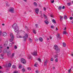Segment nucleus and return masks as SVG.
Masks as SVG:
<instances>
[{
	"label": "nucleus",
	"mask_w": 73,
	"mask_h": 73,
	"mask_svg": "<svg viewBox=\"0 0 73 73\" xmlns=\"http://www.w3.org/2000/svg\"><path fill=\"white\" fill-rule=\"evenodd\" d=\"M2 33V32H1V31H0V35H1Z\"/></svg>",
	"instance_id": "57"
},
{
	"label": "nucleus",
	"mask_w": 73,
	"mask_h": 73,
	"mask_svg": "<svg viewBox=\"0 0 73 73\" xmlns=\"http://www.w3.org/2000/svg\"><path fill=\"white\" fill-rule=\"evenodd\" d=\"M50 16L51 17H53V14H51L50 15Z\"/></svg>",
	"instance_id": "40"
},
{
	"label": "nucleus",
	"mask_w": 73,
	"mask_h": 73,
	"mask_svg": "<svg viewBox=\"0 0 73 73\" xmlns=\"http://www.w3.org/2000/svg\"><path fill=\"white\" fill-rule=\"evenodd\" d=\"M33 32L35 33V34H36V31L34 30H33Z\"/></svg>",
	"instance_id": "26"
},
{
	"label": "nucleus",
	"mask_w": 73,
	"mask_h": 73,
	"mask_svg": "<svg viewBox=\"0 0 73 73\" xmlns=\"http://www.w3.org/2000/svg\"><path fill=\"white\" fill-rule=\"evenodd\" d=\"M0 48L1 49H2V48H3V46H0Z\"/></svg>",
	"instance_id": "58"
},
{
	"label": "nucleus",
	"mask_w": 73,
	"mask_h": 73,
	"mask_svg": "<svg viewBox=\"0 0 73 73\" xmlns=\"http://www.w3.org/2000/svg\"><path fill=\"white\" fill-rule=\"evenodd\" d=\"M18 73V72L17 71H15L13 73Z\"/></svg>",
	"instance_id": "38"
},
{
	"label": "nucleus",
	"mask_w": 73,
	"mask_h": 73,
	"mask_svg": "<svg viewBox=\"0 0 73 73\" xmlns=\"http://www.w3.org/2000/svg\"><path fill=\"white\" fill-rule=\"evenodd\" d=\"M11 52H7V56H9L11 55Z\"/></svg>",
	"instance_id": "15"
},
{
	"label": "nucleus",
	"mask_w": 73,
	"mask_h": 73,
	"mask_svg": "<svg viewBox=\"0 0 73 73\" xmlns=\"http://www.w3.org/2000/svg\"><path fill=\"white\" fill-rule=\"evenodd\" d=\"M14 48L15 49H17V46H14Z\"/></svg>",
	"instance_id": "44"
},
{
	"label": "nucleus",
	"mask_w": 73,
	"mask_h": 73,
	"mask_svg": "<svg viewBox=\"0 0 73 73\" xmlns=\"http://www.w3.org/2000/svg\"><path fill=\"white\" fill-rule=\"evenodd\" d=\"M66 29V27H65V29H63V30H65Z\"/></svg>",
	"instance_id": "64"
},
{
	"label": "nucleus",
	"mask_w": 73,
	"mask_h": 73,
	"mask_svg": "<svg viewBox=\"0 0 73 73\" xmlns=\"http://www.w3.org/2000/svg\"><path fill=\"white\" fill-rule=\"evenodd\" d=\"M53 69H55V67H53Z\"/></svg>",
	"instance_id": "63"
},
{
	"label": "nucleus",
	"mask_w": 73,
	"mask_h": 73,
	"mask_svg": "<svg viewBox=\"0 0 73 73\" xmlns=\"http://www.w3.org/2000/svg\"><path fill=\"white\" fill-rule=\"evenodd\" d=\"M29 40L30 41V42H32V39H31V38H29Z\"/></svg>",
	"instance_id": "30"
},
{
	"label": "nucleus",
	"mask_w": 73,
	"mask_h": 73,
	"mask_svg": "<svg viewBox=\"0 0 73 73\" xmlns=\"http://www.w3.org/2000/svg\"><path fill=\"white\" fill-rule=\"evenodd\" d=\"M27 31H29V29L28 28H27Z\"/></svg>",
	"instance_id": "60"
},
{
	"label": "nucleus",
	"mask_w": 73,
	"mask_h": 73,
	"mask_svg": "<svg viewBox=\"0 0 73 73\" xmlns=\"http://www.w3.org/2000/svg\"><path fill=\"white\" fill-rule=\"evenodd\" d=\"M19 69H21V68H22V66L21 65L19 66Z\"/></svg>",
	"instance_id": "31"
},
{
	"label": "nucleus",
	"mask_w": 73,
	"mask_h": 73,
	"mask_svg": "<svg viewBox=\"0 0 73 73\" xmlns=\"http://www.w3.org/2000/svg\"><path fill=\"white\" fill-rule=\"evenodd\" d=\"M71 69L70 68L69 70H68V73H70V71H71Z\"/></svg>",
	"instance_id": "34"
},
{
	"label": "nucleus",
	"mask_w": 73,
	"mask_h": 73,
	"mask_svg": "<svg viewBox=\"0 0 73 73\" xmlns=\"http://www.w3.org/2000/svg\"><path fill=\"white\" fill-rule=\"evenodd\" d=\"M2 52V50H1V49H0V53L1 52Z\"/></svg>",
	"instance_id": "59"
},
{
	"label": "nucleus",
	"mask_w": 73,
	"mask_h": 73,
	"mask_svg": "<svg viewBox=\"0 0 73 73\" xmlns=\"http://www.w3.org/2000/svg\"><path fill=\"white\" fill-rule=\"evenodd\" d=\"M51 28H52V29H53V28H54V27H53V26H51Z\"/></svg>",
	"instance_id": "50"
},
{
	"label": "nucleus",
	"mask_w": 73,
	"mask_h": 73,
	"mask_svg": "<svg viewBox=\"0 0 73 73\" xmlns=\"http://www.w3.org/2000/svg\"><path fill=\"white\" fill-rule=\"evenodd\" d=\"M35 40L36 41H38V39L37 38H35Z\"/></svg>",
	"instance_id": "43"
},
{
	"label": "nucleus",
	"mask_w": 73,
	"mask_h": 73,
	"mask_svg": "<svg viewBox=\"0 0 73 73\" xmlns=\"http://www.w3.org/2000/svg\"><path fill=\"white\" fill-rule=\"evenodd\" d=\"M64 19H65L66 20L68 19V17H67V16H66V15H64Z\"/></svg>",
	"instance_id": "19"
},
{
	"label": "nucleus",
	"mask_w": 73,
	"mask_h": 73,
	"mask_svg": "<svg viewBox=\"0 0 73 73\" xmlns=\"http://www.w3.org/2000/svg\"><path fill=\"white\" fill-rule=\"evenodd\" d=\"M44 65L46 66L47 65V61L46 60V61H44Z\"/></svg>",
	"instance_id": "16"
},
{
	"label": "nucleus",
	"mask_w": 73,
	"mask_h": 73,
	"mask_svg": "<svg viewBox=\"0 0 73 73\" xmlns=\"http://www.w3.org/2000/svg\"><path fill=\"white\" fill-rule=\"evenodd\" d=\"M60 20L61 21V20H62V19L63 18V17L62 16H60Z\"/></svg>",
	"instance_id": "29"
},
{
	"label": "nucleus",
	"mask_w": 73,
	"mask_h": 73,
	"mask_svg": "<svg viewBox=\"0 0 73 73\" xmlns=\"http://www.w3.org/2000/svg\"><path fill=\"white\" fill-rule=\"evenodd\" d=\"M55 61L56 62H58V59L57 58L55 59Z\"/></svg>",
	"instance_id": "27"
},
{
	"label": "nucleus",
	"mask_w": 73,
	"mask_h": 73,
	"mask_svg": "<svg viewBox=\"0 0 73 73\" xmlns=\"http://www.w3.org/2000/svg\"><path fill=\"white\" fill-rule=\"evenodd\" d=\"M34 5L35 6H37V3H36V2H34Z\"/></svg>",
	"instance_id": "28"
},
{
	"label": "nucleus",
	"mask_w": 73,
	"mask_h": 73,
	"mask_svg": "<svg viewBox=\"0 0 73 73\" xmlns=\"http://www.w3.org/2000/svg\"><path fill=\"white\" fill-rule=\"evenodd\" d=\"M39 40L40 42H42V38L41 37H40L39 38Z\"/></svg>",
	"instance_id": "17"
},
{
	"label": "nucleus",
	"mask_w": 73,
	"mask_h": 73,
	"mask_svg": "<svg viewBox=\"0 0 73 73\" xmlns=\"http://www.w3.org/2000/svg\"><path fill=\"white\" fill-rule=\"evenodd\" d=\"M11 65H12V64H11L10 63H9L8 65V67H11Z\"/></svg>",
	"instance_id": "25"
},
{
	"label": "nucleus",
	"mask_w": 73,
	"mask_h": 73,
	"mask_svg": "<svg viewBox=\"0 0 73 73\" xmlns=\"http://www.w3.org/2000/svg\"><path fill=\"white\" fill-rule=\"evenodd\" d=\"M43 16L46 20H48V17L45 14H43Z\"/></svg>",
	"instance_id": "10"
},
{
	"label": "nucleus",
	"mask_w": 73,
	"mask_h": 73,
	"mask_svg": "<svg viewBox=\"0 0 73 73\" xmlns=\"http://www.w3.org/2000/svg\"><path fill=\"white\" fill-rule=\"evenodd\" d=\"M63 45L64 47H65L66 46V43L64 42L63 43Z\"/></svg>",
	"instance_id": "22"
},
{
	"label": "nucleus",
	"mask_w": 73,
	"mask_h": 73,
	"mask_svg": "<svg viewBox=\"0 0 73 73\" xmlns=\"http://www.w3.org/2000/svg\"><path fill=\"white\" fill-rule=\"evenodd\" d=\"M36 73H38V71L37 70H36Z\"/></svg>",
	"instance_id": "55"
},
{
	"label": "nucleus",
	"mask_w": 73,
	"mask_h": 73,
	"mask_svg": "<svg viewBox=\"0 0 73 73\" xmlns=\"http://www.w3.org/2000/svg\"><path fill=\"white\" fill-rule=\"evenodd\" d=\"M32 56H30L28 58L29 59H31L32 58Z\"/></svg>",
	"instance_id": "33"
},
{
	"label": "nucleus",
	"mask_w": 73,
	"mask_h": 73,
	"mask_svg": "<svg viewBox=\"0 0 73 73\" xmlns=\"http://www.w3.org/2000/svg\"><path fill=\"white\" fill-rule=\"evenodd\" d=\"M22 71H23V72H24V71H25V69H24V68H23L22 69Z\"/></svg>",
	"instance_id": "47"
},
{
	"label": "nucleus",
	"mask_w": 73,
	"mask_h": 73,
	"mask_svg": "<svg viewBox=\"0 0 73 73\" xmlns=\"http://www.w3.org/2000/svg\"><path fill=\"white\" fill-rule=\"evenodd\" d=\"M27 69L28 70H31V68L29 67Z\"/></svg>",
	"instance_id": "36"
},
{
	"label": "nucleus",
	"mask_w": 73,
	"mask_h": 73,
	"mask_svg": "<svg viewBox=\"0 0 73 73\" xmlns=\"http://www.w3.org/2000/svg\"><path fill=\"white\" fill-rule=\"evenodd\" d=\"M9 11L11 12V13H14V8L13 7L10 8L9 10Z\"/></svg>",
	"instance_id": "5"
},
{
	"label": "nucleus",
	"mask_w": 73,
	"mask_h": 73,
	"mask_svg": "<svg viewBox=\"0 0 73 73\" xmlns=\"http://www.w3.org/2000/svg\"><path fill=\"white\" fill-rule=\"evenodd\" d=\"M55 30L56 31H58V29L57 28V27L56 28Z\"/></svg>",
	"instance_id": "51"
},
{
	"label": "nucleus",
	"mask_w": 73,
	"mask_h": 73,
	"mask_svg": "<svg viewBox=\"0 0 73 73\" xmlns=\"http://www.w3.org/2000/svg\"><path fill=\"white\" fill-rule=\"evenodd\" d=\"M38 60L40 62H41V59H40V58H38Z\"/></svg>",
	"instance_id": "35"
},
{
	"label": "nucleus",
	"mask_w": 73,
	"mask_h": 73,
	"mask_svg": "<svg viewBox=\"0 0 73 73\" xmlns=\"http://www.w3.org/2000/svg\"><path fill=\"white\" fill-rule=\"evenodd\" d=\"M6 4L7 7H9V5H8V3H6Z\"/></svg>",
	"instance_id": "48"
},
{
	"label": "nucleus",
	"mask_w": 73,
	"mask_h": 73,
	"mask_svg": "<svg viewBox=\"0 0 73 73\" xmlns=\"http://www.w3.org/2000/svg\"><path fill=\"white\" fill-rule=\"evenodd\" d=\"M62 8L63 9H65V6H63V7H62Z\"/></svg>",
	"instance_id": "46"
},
{
	"label": "nucleus",
	"mask_w": 73,
	"mask_h": 73,
	"mask_svg": "<svg viewBox=\"0 0 73 73\" xmlns=\"http://www.w3.org/2000/svg\"><path fill=\"white\" fill-rule=\"evenodd\" d=\"M12 68H14L16 69V66H15V65H13L12 66Z\"/></svg>",
	"instance_id": "24"
},
{
	"label": "nucleus",
	"mask_w": 73,
	"mask_h": 73,
	"mask_svg": "<svg viewBox=\"0 0 73 73\" xmlns=\"http://www.w3.org/2000/svg\"><path fill=\"white\" fill-rule=\"evenodd\" d=\"M68 6H70V3H67Z\"/></svg>",
	"instance_id": "32"
},
{
	"label": "nucleus",
	"mask_w": 73,
	"mask_h": 73,
	"mask_svg": "<svg viewBox=\"0 0 73 73\" xmlns=\"http://www.w3.org/2000/svg\"><path fill=\"white\" fill-rule=\"evenodd\" d=\"M2 35L3 36H7V33L5 32H3L2 33Z\"/></svg>",
	"instance_id": "8"
},
{
	"label": "nucleus",
	"mask_w": 73,
	"mask_h": 73,
	"mask_svg": "<svg viewBox=\"0 0 73 73\" xmlns=\"http://www.w3.org/2000/svg\"><path fill=\"white\" fill-rule=\"evenodd\" d=\"M70 20H72V19H73V17H70Z\"/></svg>",
	"instance_id": "42"
},
{
	"label": "nucleus",
	"mask_w": 73,
	"mask_h": 73,
	"mask_svg": "<svg viewBox=\"0 0 73 73\" xmlns=\"http://www.w3.org/2000/svg\"><path fill=\"white\" fill-rule=\"evenodd\" d=\"M21 62L23 64H25L26 63V60L24 58L21 59Z\"/></svg>",
	"instance_id": "4"
},
{
	"label": "nucleus",
	"mask_w": 73,
	"mask_h": 73,
	"mask_svg": "<svg viewBox=\"0 0 73 73\" xmlns=\"http://www.w3.org/2000/svg\"><path fill=\"white\" fill-rule=\"evenodd\" d=\"M7 49H9V46L7 47Z\"/></svg>",
	"instance_id": "56"
},
{
	"label": "nucleus",
	"mask_w": 73,
	"mask_h": 73,
	"mask_svg": "<svg viewBox=\"0 0 73 73\" xmlns=\"http://www.w3.org/2000/svg\"><path fill=\"white\" fill-rule=\"evenodd\" d=\"M0 73H3V72H1V71H0Z\"/></svg>",
	"instance_id": "62"
},
{
	"label": "nucleus",
	"mask_w": 73,
	"mask_h": 73,
	"mask_svg": "<svg viewBox=\"0 0 73 73\" xmlns=\"http://www.w3.org/2000/svg\"><path fill=\"white\" fill-rule=\"evenodd\" d=\"M14 54H15L14 53H13L12 55V56H13V57L14 56Z\"/></svg>",
	"instance_id": "54"
},
{
	"label": "nucleus",
	"mask_w": 73,
	"mask_h": 73,
	"mask_svg": "<svg viewBox=\"0 0 73 73\" xmlns=\"http://www.w3.org/2000/svg\"><path fill=\"white\" fill-rule=\"evenodd\" d=\"M50 61H53V58H51L50 59Z\"/></svg>",
	"instance_id": "45"
},
{
	"label": "nucleus",
	"mask_w": 73,
	"mask_h": 73,
	"mask_svg": "<svg viewBox=\"0 0 73 73\" xmlns=\"http://www.w3.org/2000/svg\"><path fill=\"white\" fill-rule=\"evenodd\" d=\"M10 36L11 38L10 39V42H12L13 40V39L14 38V36H13V34L11 33L10 35Z\"/></svg>",
	"instance_id": "3"
},
{
	"label": "nucleus",
	"mask_w": 73,
	"mask_h": 73,
	"mask_svg": "<svg viewBox=\"0 0 73 73\" xmlns=\"http://www.w3.org/2000/svg\"><path fill=\"white\" fill-rule=\"evenodd\" d=\"M9 47H12V43H10L9 44Z\"/></svg>",
	"instance_id": "23"
},
{
	"label": "nucleus",
	"mask_w": 73,
	"mask_h": 73,
	"mask_svg": "<svg viewBox=\"0 0 73 73\" xmlns=\"http://www.w3.org/2000/svg\"><path fill=\"white\" fill-rule=\"evenodd\" d=\"M40 17L42 18V19L43 18V15H42L41 14L40 15Z\"/></svg>",
	"instance_id": "39"
},
{
	"label": "nucleus",
	"mask_w": 73,
	"mask_h": 73,
	"mask_svg": "<svg viewBox=\"0 0 73 73\" xmlns=\"http://www.w3.org/2000/svg\"><path fill=\"white\" fill-rule=\"evenodd\" d=\"M60 37V34H58L57 36V38H58L59 37Z\"/></svg>",
	"instance_id": "21"
},
{
	"label": "nucleus",
	"mask_w": 73,
	"mask_h": 73,
	"mask_svg": "<svg viewBox=\"0 0 73 73\" xmlns=\"http://www.w3.org/2000/svg\"><path fill=\"white\" fill-rule=\"evenodd\" d=\"M35 26L36 28H38V24H35Z\"/></svg>",
	"instance_id": "37"
},
{
	"label": "nucleus",
	"mask_w": 73,
	"mask_h": 73,
	"mask_svg": "<svg viewBox=\"0 0 73 73\" xmlns=\"http://www.w3.org/2000/svg\"><path fill=\"white\" fill-rule=\"evenodd\" d=\"M12 28H13L14 29V31L16 33H19V27L17 26V25L16 24H14L12 26Z\"/></svg>",
	"instance_id": "1"
},
{
	"label": "nucleus",
	"mask_w": 73,
	"mask_h": 73,
	"mask_svg": "<svg viewBox=\"0 0 73 73\" xmlns=\"http://www.w3.org/2000/svg\"><path fill=\"white\" fill-rule=\"evenodd\" d=\"M54 0H53V1H51V3H54Z\"/></svg>",
	"instance_id": "41"
},
{
	"label": "nucleus",
	"mask_w": 73,
	"mask_h": 73,
	"mask_svg": "<svg viewBox=\"0 0 73 73\" xmlns=\"http://www.w3.org/2000/svg\"><path fill=\"white\" fill-rule=\"evenodd\" d=\"M25 28L26 29H28V27H27V26H25Z\"/></svg>",
	"instance_id": "53"
},
{
	"label": "nucleus",
	"mask_w": 73,
	"mask_h": 73,
	"mask_svg": "<svg viewBox=\"0 0 73 73\" xmlns=\"http://www.w3.org/2000/svg\"><path fill=\"white\" fill-rule=\"evenodd\" d=\"M52 21L53 22V23H54V24H56V21L54 19H53L52 20Z\"/></svg>",
	"instance_id": "18"
},
{
	"label": "nucleus",
	"mask_w": 73,
	"mask_h": 73,
	"mask_svg": "<svg viewBox=\"0 0 73 73\" xmlns=\"http://www.w3.org/2000/svg\"><path fill=\"white\" fill-rule=\"evenodd\" d=\"M34 66H36V67H37V65L36 64H35L34 65Z\"/></svg>",
	"instance_id": "61"
},
{
	"label": "nucleus",
	"mask_w": 73,
	"mask_h": 73,
	"mask_svg": "<svg viewBox=\"0 0 73 73\" xmlns=\"http://www.w3.org/2000/svg\"><path fill=\"white\" fill-rule=\"evenodd\" d=\"M4 54H2L1 55H0V58L1 59H3V56Z\"/></svg>",
	"instance_id": "11"
},
{
	"label": "nucleus",
	"mask_w": 73,
	"mask_h": 73,
	"mask_svg": "<svg viewBox=\"0 0 73 73\" xmlns=\"http://www.w3.org/2000/svg\"><path fill=\"white\" fill-rule=\"evenodd\" d=\"M23 37L21 36H19V38H23Z\"/></svg>",
	"instance_id": "52"
},
{
	"label": "nucleus",
	"mask_w": 73,
	"mask_h": 73,
	"mask_svg": "<svg viewBox=\"0 0 73 73\" xmlns=\"http://www.w3.org/2000/svg\"><path fill=\"white\" fill-rule=\"evenodd\" d=\"M46 8H45V7L44 8V11H46Z\"/></svg>",
	"instance_id": "49"
},
{
	"label": "nucleus",
	"mask_w": 73,
	"mask_h": 73,
	"mask_svg": "<svg viewBox=\"0 0 73 73\" xmlns=\"http://www.w3.org/2000/svg\"><path fill=\"white\" fill-rule=\"evenodd\" d=\"M44 23L46 24H47V25H48V24H49V21L47 20H45L44 21Z\"/></svg>",
	"instance_id": "12"
},
{
	"label": "nucleus",
	"mask_w": 73,
	"mask_h": 73,
	"mask_svg": "<svg viewBox=\"0 0 73 73\" xmlns=\"http://www.w3.org/2000/svg\"><path fill=\"white\" fill-rule=\"evenodd\" d=\"M54 49L56 50L55 52L56 53H60V49L58 48V46L57 45L55 44L54 45Z\"/></svg>",
	"instance_id": "2"
},
{
	"label": "nucleus",
	"mask_w": 73,
	"mask_h": 73,
	"mask_svg": "<svg viewBox=\"0 0 73 73\" xmlns=\"http://www.w3.org/2000/svg\"><path fill=\"white\" fill-rule=\"evenodd\" d=\"M28 35L27 34H26L25 35V36H23V38L24 39V41H26V39L28 38Z\"/></svg>",
	"instance_id": "6"
},
{
	"label": "nucleus",
	"mask_w": 73,
	"mask_h": 73,
	"mask_svg": "<svg viewBox=\"0 0 73 73\" xmlns=\"http://www.w3.org/2000/svg\"><path fill=\"white\" fill-rule=\"evenodd\" d=\"M62 34L63 35H65V34H67V32H66V31H64L63 32Z\"/></svg>",
	"instance_id": "13"
},
{
	"label": "nucleus",
	"mask_w": 73,
	"mask_h": 73,
	"mask_svg": "<svg viewBox=\"0 0 73 73\" xmlns=\"http://www.w3.org/2000/svg\"><path fill=\"white\" fill-rule=\"evenodd\" d=\"M31 54L33 55V56H37V51H34L31 53Z\"/></svg>",
	"instance_id": "7"
},
{
	"label": "nucleus",
	"mask_w": 73,
	"mask_h": 73,
	"mask_svg": "<svg viewBox=\"0 0 73 73\" xmlns=\"http://www.w3.org/2000/svg\"><path fill=\"white\" fill-rule=\"evenodd\" d=\"M62 8V7L61 6H60L58 7V9L59 10H61V8Z\"/></svg>",
	"instance_id": "20"
},
{
	"label": "nucleus",
	"mask_w": 73,
	"mask_h": 73,
	"mask_svg": "<svg viewBox=\"0 0 73 73\" xmlns=\"http://www.w3.org/2000/svg\"><path fill=\"white\" fill-rule=\"evenodd\" d=\"M58 57V55L57 54L56 55H54V58H57Z\"/></svg>",
	"instance_id": "14"
},
{
	"label": "nucleus",
	"mask_w": 73,
	"mask_h": 73,
	"mask_svg": "<svg viewBox=\"0 0 73 73\" xmlns=\"http://www.w3.org/2000/svg\"><path fill=\"white\" fill-rule=\"evenodd\" d=\"M39 12V9H36L35 10V13L36 14H38Z\"/></svg>",
	"instance_id": "9"
}]
</instances>
